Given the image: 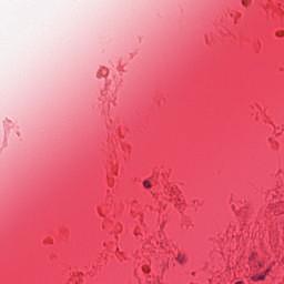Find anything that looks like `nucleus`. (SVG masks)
I'll return each mask as SVG.
<instances>
[{"label":"nucleus","mask_w":284,"mask_h":284,"mask_svg":"<svg viewBox=\"0 0 284 284\" xmlns=\"http://www.w3.org/2000/svg\"><path fill=\"white\" fill-rule=\"evenodd\" d=\"M178 263H181V265H183V262L185 261V255H181L179 254V256L176 257Z\"/></svg>","instance_id":"1"},{"label":"nucleus","mask_w":284,"mask_h":284,"mask_svg":"<svg viewBox=\"0 0 284 284\" xmlns=\"http://www.w3.org/2000/svg\"><path fill=\"white\" fill-rule=\"evenodd\" d=\"M253 281H264L265 280V275H261V276H253L252 277Z\"/></svg>","instance_id":"2"},{"label":"nucleus","mask_w":284,"mask_h":284,"mask_svg":"<svg viewBox=\"0 0 284 284\" xmlns=\"http://www.w3.org/2000/svg\"><path fill=\"white\" fill-rule=\"evenodd\" d=\"M144 187H151L150 181L145 180L143 182Z\"/></svg>","instance_id":"3"},{"label":"nucleus","mask_w":284,"mask_h":284,"mask_svg":"<svg viewBox=\"0 0 284 284\" xmlns=\"http://www.w3.org/2000/svg\"><path fill=\"white\" fill-rule=\"evenodd\" d=\"M276 37H284V31H280L276 33Z\"/></svg>","instance_id":"4"},{"label":"nucleus","mask_w":284,"mask_h":284,"mask_svg":"<svg viewBox=\"0 0 284 284\" xmlns=\"http://www.w3.org/2000/svg\"><path fill=\"white\" fill-rule=\"evenodd\" d=\"M143 272H150V268L143 267Z\"/></svg>","instance_id":"5"},{"label":"nucleus","mask_w":284,"mask_h":284,"mask_svg":"<svg viewBox=\"0 0 284 284\" xmlns=\"http://www.w3.org/2000/svg\"><path fill=\"white\" fill-rule=\"evenodd\" d=\"M243 6H247V0L242 1Z\"/></svg>","instance_id":"6"},{"label":"nucleus","mask_w":284,"mask_h":284,"mask_svg":"<svg viewBox=\"0 0 284 284\" xmlns=\"http://www.w3.org/2000/svg\"><path fill=\"white\" fill-rule=\"evenodd\" d=\"M235 284H243V282H237V283H235Z\"/></svg>","instance_id":"7"}]
</instances>
